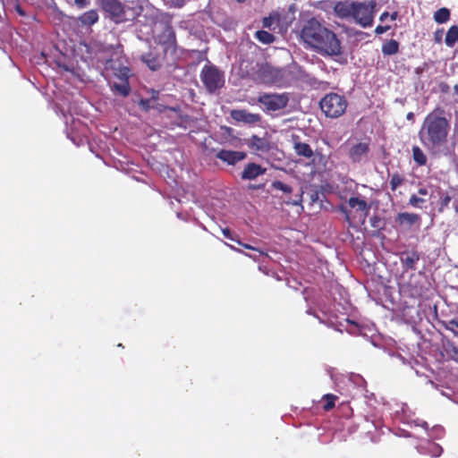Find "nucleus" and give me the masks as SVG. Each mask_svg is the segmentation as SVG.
<instances>
[{
	"instance_id": "obj_37",
	"label": "nucleus",
	"mask_w": 458,
	"mask_h": 458,
	"mask_svg": "<svg viewBox=\"0 0 458 458\" xmlns=\"http://www.w3.org/2000/svg\"><path fill=\"white\" fill-rule=\"evenodd\" d=\"M340 211L344 214L346 221L352 225L351 212L346 206L341 205L339 208Z\"/></svg>"
},
{
	"instance_id": "obj_8",
	"label": "nucleus",
	"mask_w": 458,
	"mask_h": 458,
	"mask_svg": "<svg viewBox=\"0 0 458 458\" xmlns=\"http://www.w3.org/2000/svg\"><path fill=\"white\" fill-rule=\"evenodd\" d=\"M258 101L263 105L267 111H278L287 106L289 98L286 93L263 94L259 97Z\"/></svg>"
},
{
	"instance_id": "obj_25",
	"label": "nucleus",
	"mask_w": 458,
	"mask_h": 458,
	"mask_svg": "<svg viewBox=\"0 0 458 458\" xmlns=\"http://www.w3.org/2000/svg\"><path fill=\"white\" fill-rule=\"evenodd\" d=\"M458 41V26L453 25L446 32L445 42L448 47H453Z\"/></svg>"
},
{
	"instance_id": "obj_53",
	"label": "nucleus",
	"mask_w": 458,
	"mask_h": 458,
	"mask_svg": "<svg viewBox=\"0 0 458 458\" xmlns=\"http://www.w3.org/2000/svg\"><path fill=\"white\" fill-rule=\"evenodd\" d=\"M268 24L267 23V19H264V26H267Z\"/></svg>"
},
{
	"instance_id": "obj_46",
	"label": "nucleus",
	"mask_w": 458,
	"mask_h": 458,
	"mask_svg": "<svg viewBox=\"0 0 458 458\" xmlns=\"http://www.w3.org/2000/svg\"><path fill=\"white\" fill-rule=\"evenodd\" d=\"M392 21H394L397 18V13L394 12L393 13L389 14Z\"/></svg>"
},
{
	"instance_id": "obj_7",
	"label": "nucleus",
	"mask_w": 458,
	"mask_h": 458,
	"mask_svg": "<svg viewBox=\"0 0 458 458\" xmlns=\"http://www.w3.org/2000/svg\"><path fill=\"white\" fill-rule=\"evenodd\" d=\"M156 42L164 47L165 54H175L176 53V37L173 27L165 23L162 31L156 36Z\"/></svg>"
},
{
	"instance_id": "obj_10",
	"label": "nucleus",
	"mask_w": 458,
	"mask_h": 458,
	"mask_svg": "<svg viewBox=\"0 0 458 458\" xmlns=\"http://www.w3.org/2000/svg\"><path fill=\"white\" fill-rule=\"evenodd\" d=\"M369 152V142H358L353 144L348 151V157L352 163H360Z\"/></svg>"
},
{
	"instance_id": "obj_1",
	"label": "nucleus",
	"mask_w": 458,
	"mask_h": 458,
	"mask_svg": "<svg viewBox=\"0 0 458 458\" xmlns=\"http://www.w3.org/2000/svg\"><path fill=\"white\" fill-rule=\"evenodd\" d=\"M451 131V114L437 106L423 119L418 136L421 144L433 155L446 149Z\"/></svg>"
},
{
	"instance_id": "obj_16",
	"label": "nucleus",
	"mask_w": 458,
	"mask_h": 458,
	"mask_svg": "<svg viewBox=\"0 0 458 458\" xmlns=\"http://www.w3.org/2000/svg\"><path fill=\"white\" fill-rule=\"evenodd\" d=\"M247 144L250 148L256 152L267 153L271 149V143L266 137L261 138L257 135H252L248 140Z\"/></svg>"
},
{
	"instance_id": "obj_52",
	"label": "nucleus",
	"mask_w": 458,
	"mask_h": 458,
	"mask_svg": "<svg viewBox=\"0 0 458 458\" xmlns=\"http://www.w3.org/2000/svg\"><path fill=\"white\" fill-rule=\"evenodd\" d=\"M18 12H19V13H21V14H24L23 11H22L21 9H20V8L18 9Z\"/></svg>"
},
{
	"instance_id": "obj_26",
	"label": "nucleus",
	"mask_w": 458,
	"mask_h": 458,
	"mask_svg": "<svg viewBox=\"0 0 458 458\" xmlns=\"http://www.w3.org/2000/svg\"><path fill=\"white\" fill-rule=\"evenodd\" d=\"M81 21L84 25H93L98 21V14L96 10H89L86 13H84L81 18Z\"/></svg>"
},
{
	"instance_id": "obj_33",
	"label": "nucleus",
	"mask_w": 458,
	"mask_h": 458,
	"mask_svg": "<svg viewBox=\"0 0 458 458\" xmlns=\"http://www.w3.org/2000/svg\"><path fill=\"white\" fill-rule=\"evenodd\" d=\"M426 202V199L412 194L409 199V205L414 208H421L422 204Z\"/></svg>"
},
{
	"instance_id": "obj_23",
	"label": "nucleus",
	"mask_w": 458,
	"mask_h": 458,
	"mask_svg": "<svg viewBox=\"0 0 458 458\" xmlns=\"http://www.w3.org/2000/svg\"><path fill=\"white\" fill-rule=\"evenodd\" d=\"M399 42L395 39H388L382 45V53L385 55H393L399 52Z\"/></svg>"
},
{
	"instance_id": "obj_49",
	"label": "nucleus",
	"mask_w": 458,
	"mask_h": 458,
	"mask_svg": "<svg viewBox=\"0 0 458 458\" xmlns=\"http://www.w3.org/2000/svg\"><path fill=\"white\" fill-rule=\"evenodd\" d=\"M454 90L458 95V84L454 85Z\"/></svg>"
},
{
	"instance_id": "obj_15",
	"label": "nucleus",
	"mask_w": 458,
	"mask_h": 458,
	"mask_svg": "<svg viewBox=\"0 0 458 458\" xmlns=\"http://www.w3.org/2000/svg\"><path fill=\"white\" fill-rule=\"evenodd\" d=\"M356 2L337 1L334 6L335 14L341 19L352 18Z\"/></svg>"
},
{
	"instance_id": "obj_21",
	"label": "nucleus",
	"mask_w": 458,
	"mask_h": 458,
	"mask_svg": "<svg viewBox=\"0 0 458 458\" xmlns=\"http://www.w3.org/2000/svg\"><path fill=\"white\" fill-rule=\"evenodd\" d=\"M293 149L295 153L306 158H310L313 156V150L308 143L300 141L298 135L293 136Z\"/></svg>"
},
{
	"instance_id": "obj_35",
	"label": "nucleus",
	"mask_w": 458,
	"mask_h": 458,
	"mask_svg": "<svg viewBox=\"0 0 458 458\" xmlns=\"http://www.w3.org/2000/svg\"><path fill=\"white\" fill-rule=\"evenodd\" d=\"M444 29H438L434 32L433 38L437 44H441L443 41Z\"/></svg>"
},
{
	"instance_id": "obj_3",
	"label": "nucleus",
	"mask_w": 458,
	"mask_h": 458,
	"mask_svg": "<svg viewBox=\"0 0 458 458\" xmlns=\"http://www.w3.org/2000/svg\"><path fill=\"white\" fill-rule=\"evenodd\" d=\"M348 106V101L344 95L330 92L319 101V107L327 118L335 119L342 116Z\"/></svg>"
},
{
	"instance_id": "obj_14",
	"label": "nucleus",
	"mask_w": 458,
	"mask_h": 458,
	"mask_svg": "<svg viewBox=\"0 0 458 458\" xmlns=\"http://www.w3.org/2000/svg\"><path fill=\"white\" fill-rule=\"evenodd\" d=\"M216 157L223 162L233 165L243 160L246 157V153L242 151L221 149L216 153Z\"/></svg>"
},
{
	"instance_id": "obj_18",
	"label": "nucleus",
	"mask_w": 458,
	"mask_h": 458,
	"mask_svg": "<svg viewBox=\"0 0 458 458\" xmlns=\"http://www.w3.org/2000/svg\"><path fill=\"white\" fill-rule=\"evenodd\" d=\"M256 65H259V62L248 58L242 60L239 66L241 77L254 81L257 72Z\"/></svg>"
},
{
	"instance_id": "obj_2",
	"label": "nucleus",
	"mask_w": 458,
	"mask_h": 458,
	"mask_svg": "<svg viewBox=\"0 0 458 458\" xmlns=\"http://www.w3.org/2000/svg\"><path fill=\"white\" fill-rule=\"evenodd\" d=\"M301 38L308 46L324 55H339L341 41L335 32L324 27L315 18L310 19L301 31Z\"/></svg>"
},
{
	"instance_id": "obj_24",
	"label": "nucleus",
	"mask_w": 458,
	"mask_h": 458,
	"mask_svg": "<svg viewBox=\"0 0 458 458\" xmlns=\"http://www.w3.org/2000/svg\"><path fill=\"white\" fill-rule=\"evenodd\" d=\"M412 159L419 166H424L427 165V156L419 146H413L411 148Z\"/></svg>"
},
{
	"instance_id": "obj_12",
	"label": "nucleus",
	"mask_w": 458,
	"mask_h": 458,
	"mask_svg": "<svg viewBox=\"0 0 458 458\" xmlns=\"http://www.w3.org/2000/svg\"><path fill=\"white\" fill-rule=\"evenodd\" d=\"M100 5L113 19L121 18L124 13L123 4L119 0H100Z\"/></svg>"
},
{
	"instance_id": "obj_48",
	"label": "nucleus",
	"mask_w": 458,
	"mask_h": 458,
	"mask_svg": "<svg viewBox=\"0 0 458 458\" xmlns=\"http://www.w3.org/2000/svg\"><path fill=\"white\" fill-rule=\"evenodd\" d=\"M228 247H230L232 250H235V251H238V252H242L241 250L235 248L234 246L231 245V244H228V243H225Z\"/></svg>"
},
{
	"instance_id": "obj_42",
	"label": "nucleus",
	"mask_w": 458,
	"mask_h": 458,
	"mask_svg": "<svg viewBox=\"0 0 458 458\" xmlns=\"http://www.w3.org/2000/svg\"><path fill=\"white\" fill-rule=\"evenodd\" d=\"M418 193L420 196H427L428 194V189L426 187H420L418 190Z\"/></svg>"
},
{
	"instance_id": "obj_30",
	"label": "nucleus",
	"mask_w": 458,
	"mask_h": 458,
	"mask_svg": "<svg viewBox=\"0 0 458 458\" xmlns=\"http://www.w3.org/2000/svg\"><path fill=\"white\" fill-rule=\"evenodd\" d=\"M338 399V397L333 394H327L323 396V400L325 401V403L323 405V409L326 411H328L332 410L335 405V401Z\"/></svg>"
},
{
	"instance_id": "obj_27",
	"label": "nucleus",
	"mask_w": 458,
	"mask_h": 458,
	"mask_svg": "<svg viewBox=\"0 0 458 458\" xmlns=\"http://www.w3.org/2000/svg\"><path fill=\"white\" fill-rule=\"evenodd\" d=\"M255 38L262 44H271L276 40V37L267 30H258L255 33Z\"/></svg>"
},
{
	"instance_id": "obj_51",
	"label": "nucleus",
	"mask_w": 458,
	"mask_h": 458,
	"mask_svg": "<svg viewBox=\"0 0 458 458\" xmlns=\"http://www.w3.org/2000/svg\"><path fill=\"white\" fill-rule=\"evenodd\" d=\"M237 3L243 4L246 0H235Z\"/></svg>"
},
{
	"instance_id": "obj_9",
	"label": "nucleus",
	"mask_w": 458,
	"mask_h": 458,
	"mask_svg": "<svg viewBox=\"0 0 458 458\" xmlns=\"http://www.w3.org/2000/svg\"><path fill=\"white\" fill-rule=\"evenodd\" d=\"M348 207L352 209H355L354 218L358 217L361 224H364L369 210L370 205L367 203L365 199L358 197H351L347 201Z\"/></svg>"
},
{
	"instance_id": "obj_36",
	"label": "nucleus",
	"mask_w": 458,
	"mask_h": 458,
	"mask_svg": "<svg viewBox=\"0 0 458 458\" xmlns=\"http://www.w3.org/2000/svg\"><path fill=\"white\" fill-rule=\"evenodd\" d=\"M222 233L225 238L237 242L238 238L233 235L228 227L223 228Z\"/></svg>"
},
{
	"instance_id": "obj_50",
	"label": "nucleus",
	"mask_w": 458,
	"mask_h": 458,
	"mask_svg": "<svg viewBox=\"0 0 458 458\" xmlns=\"http://www.w3.org/2000/svg\"><path fill=\"white\" fill-rule=\"evenodd\" d=\"M433 447H434L435 449H437V450L439 449V450H441V447H440L439 445H435V444H434V445H433Z\"/></svg>"
},
{
	"instance_id": "obj_38",
	"label": "nucleus",
	"mask_w": 458,
	"mask_h": 458,
	"mask_svg": "<svg viewBox=\"0 0 458 458\" xmlns=\"http://www.w3.org/2000/svg\"><path fill=\"white\" fill-rule=\"evenodd\" d=\"M190 0H168L170 4L175 8H181L184 6Z\"/></svg>"
},
{
	"instance_id": "obj_5",
	"label": "nucleus",
	"mask_w": 458,
	"mask_h": 458,
	"mask_svg": "<svg viewBox=\"0 0 458 458\" xmlns=\"http://www.w3.org/2000/svg\"><path fill=\"white\" fill-rule=\"evenodd\" d=\"M354 7L352 19L355 22L362 28L372 26L376 3L374 1L369 3L356 2Z\"/></svg>"
},
{
	"instance_id": "obj_47",
	"label": "nucleus",
	"mask_w": 458,
	"mask_h": 458,
	"mask_svg": "<svg viewBox=\"0 0 458 458\" xmlns=\"http://www.w3.org/2000/svg\"><path fill=\"white\" fill-rule=\"evenodd\" d=\"M301 200H302V199H301V196H300V199H297V200H293V201L292 202V204H293V205H299V204H301Z\"/></svg>"
},
{
	"instance_id": "obj_19",
	"label": "nucleus",
	"mask_w": 458,
	"mask_h": 458,
	"mask_svg": "<svg viewBox=\"0 0 458 458\" xmlns=\"http://www.w3.org/2000/svg\"><path fill=\"white\" fill-rule=\"evenodd\" d=\"M128 73H129V69L123 68V70L122 71V75H121L122 82L121 83H114L113 86L111 87L113 91H114L115 93L119 94L120 96H122L123 98L127 97L131 90L130 83L128 81V77H129Z\"/></svg>"
},
{
	"instance_id": "obj_6",
	"label": "nucleus",
	"mask_w": 458,
	"mask_h": 458,
	"mask_svg": "<svg viewBox=\"0 0 458 458\" xmlns=\"http://www.w3.org/2000/svg\"><path fill=\"white\" fill-rule=\"evenodd\" d=\"M257 72L254 77V82L260 84H274L282 79V72L274 68L267 62L259 63L256 65Z\"/></svg>"
},
{
	"instance_id": "obj_29",
	"label": "nucleus",
	"mask_w": 458,
	"mask_h": 458,
	"mask_svg": "<svg viewBox=\"0 0 458 458\" xmlns=\"http://www.w3.org/2000/svg\"><path fill=\"white\" fill-rule=\"evenodd\" d=\"M405 181V178L403 175L399 174L398 172L394 173L391 175L389 184L392 191H395L396 189L401 186Z\"/></svg>"
},
{
	"instance_id": "obj_11",
	"label": "nucleus",
	"mask_w": 458,
	"mask_h": 458,
	"mask_svg": "<svg viewBox=\"0 0 458 458\" xmlns=\"http://www.w3.org/2000/svg\"><path fill=\"white\" fill-rule=\"evenodd\" d=\"M231 118L235 122L254 124L261 120L259 114H252L245 109H233L230 112Z\"/></svg>"
},
{
	"instance_id": "obj_34",
	"label": "nucleus",
	"mask_w": 458,
	"mask_h": 458,
	"mask_svg": "<svg viewBox=\"0 0 458 458\" xmlns=\"http://www.w3.org/2000/svg\"><path fill=\"white\" fill-rule=\"evenodd\" d=\"M450 201H451V197L447 193L443 194L440 197L439 211L443 212L444 209L448 207Z\"/></svg>"
},
{
	"instance_id": "obj_43",
	"label": "nucleus",
	"mask_w": 458,
	"mask_h": 458,
	"mask_svg": "<svg viewBox=\"0 0 458 458\" xmlns=\"http://www.w3.org/2000/svg\"><path fill=\"white\" fill-rule=\"evenodd\" d=\"M222 130L226 132L227 134L231 135L232 132L233 131V128L231 127H228V126H223L222 127Z\"/></svg>"
},
{
	"instance_id": "obj_4",
	"label": "nucleus",
	"mask_w": 458,
	"mask_h": 458,
	"mask_svg": "<svg viewBox=\"0 0 458 458\" xmlns=\"http://www.w3.org/2000/svg\"><path fill=\"white\" fill-rule=\"evenodd\" d=\"M200 80L209 93H214L225 85V73L214 64H206L200 72Z\"/></svg>"
},
{
	"instance_id": "obj_41",
	"label": "nucleus",
	"mask_w": 458,
	"mask_h": 458,
	"mask_svg": "<svg viewBox=\"0 0 458 458\" xmlns=\"http://www.w3.org/2000/svg\"><path fill=\"white\" fill-rule=\"evenodd\" d=\"M237 243L241 246H242L243 248L247 249V250H257L256 248L252 247L251 245L248 244V243H243L239 239L237 240Z\"/></svg>"
},
{
	"instance_id": "obj_54",
	"label": "nucleus",
	"mask_w": 458,
	"mask_h": 458,
	"mask_svg": "<svg viewBox=\"0 0 458 458\" xmlns=\"http://www.w3.org/2000/svg\"><path fill=\"white\" fill-rule=\"evenodd\" d=\"M455 211L458 213V207L455 208Z\"/></svg>"
},
{
	"instance_id": "obj_28",
	"label": "nucleus",
	"mask_w": 458,
	"mask_h": 458,
	"mask_svg": "<svg viewBox=\"0 0 458 458\" xmlns=\"http://www.w3.org/2000/svg\"><path fill=\"white\" fill-rule=\"evenodd\" d=\"M450 19V11L445 7L438 9L434 13V20L437 23L443 24L448 21Z\"/></svg>"
},
{
	"instance_id": "obj_17",
	"label": "nucleus",
	"mask_w": 458,
	"mask_h": 458,
	"mask_svg": "<svg viewBox=\"0 0 458 458\" xmlns=\"http://www.w3.org/2000/svg\"><path fill=\"white\" fill-rule=\"evenodd\" d=\"M420 253L412 250L411 251H403L401 253L400 261L404 270H415L416 264L420 260Z\"/></svg>"
},
{
	"instance_id": "obj_39",
	"label": "nucleus",
	"mask_w": 458,
	"mask_h": 458,
	"mask_svg": "<svg viewBox=\"0 0 458 458\" xmlns=\"http://www.w3.org/2000/svg\"><path fill=\"white\" fill-rule=\"evenodd\" d=\"M389 30H390V26L389 25H385V26L378 25L375 29V33L377 34V35H380V34H383V33L386 32Z\"/></svg>"
},
{
	"instance_id": "obj_20",
	"label": "nucleus",
	"mask_w": 458,
	"mask_h": 458,
	"mask_svg": "<svg viewBox=\"0 0 458 458\" xmlns=\"http://www.w3.org/2000/svg\"><path fill=\"white\" fill-rule=\"evenodd\" d=\"M266 173V168L256 163H249L244 167L242 173V179L243 180H254L258 176L262 175Z\"/></svg>"
},
{
	"instance_id": "obj_32",
	"label": "nucleus",
	"mask_w": 458,
	"mask_h": 458,
	"mask_svg": "<svg viewBox=\"0 0 458 458\" xmlns=\"http://www.w3.org/2000/svg\"><path fill=\"white\" fill-rule=\"evenodd\" d=\"M445 328L458 335V319L453 318L443 323Z\"/></svg>"
},
{
	"instance_id": "obj_44",
	"label": "nucleus",
	"mask_w": 458,
	"mask_h": 458,
	"mask_svg": "<svg viewBox=\"0 0 458 458\" xmlns=\"http://www.w3.org/2000/svg\"><path fill=\"white\" fill-rule=\"evenodd\" d=\"M389 16V13L388 12H384L381 13L380 17H379V20L381 21H385L387 17Z\"/></svg>"
},
{
	"instance_id": "obj_40",
	"label": "nucleus",
	"mask_w": 458,
	"mask_h": 458,
	"mask_svg": "<svg viewBox=\"0 0 458 458\" xmlns=\"http://www.w3.org/2000/svg\"><path fill=\"white\" fill-rule=\"evenodd\" d=\"M74 3L78 7L83 8L89 4V0H74Z\"/></svg>"
},
{
	"instance_id": "obj_45",
	"label": "nucleus",
	"mask_w": 458,
	"mask_h": 458,
	"mask_svg": "<svg viewBox=\"0 0 458 458\" xmlns=\"http://www.w3.org/2000/svg\"><path fill=\"white\" fill-rule=\"evenodd\" d=\"M406 119L409 120V121L413 122L414 121V113L413 112H409L406 114Z\"/></svg>"
},
{
	"instance_id": "obj_22",
	"label": "nucleus",
	"mask_w": 458,
	"mask_h": 458,
	"mask_svg": "<svg viewBox=\"0 0 458 458\" xmlns=\"http://www.w3.org/2000/svg\"><path fill=\"white\" fill-rule=\"evenodd\" d=\"M140 60L151 70L157 71L161 67L159 55L148 52L140 56Z\"/></svg>"
},
{
	"instance_id": "obj_31",
	"label": "nucleus",
	"mask_w": 458,
	"mask_h": 458,
	"mask_svg": "<svg viewBox=\"0 0 458 458\" xmlns=\"http://www.w3.org/2000/svg\"><path fill=\"white\" fill-rule=\"evenodd\" d=\"M271 187L275 190L281 191L287 194H290L293 192V188L290 185L285 184L281 181H274L271 184Z\"/></svg>"
},
{
	"instance_id": "obj_13",
	"label": "nucleus",
	"mask_w": 458,
	"mask_h": 458,
	"mask_svg": "<svg viewBox=\"0 0 458 458\" xmlns=\"http://www.w3.org/2000/svg\"><path fill=\"white\" fill-rule=\"evenodd\" d=\"M395 222L399 226L410 229L413 225H420L421 217L415 213L401 212L395 217Z\"/></svg>"
}]
</instances>
